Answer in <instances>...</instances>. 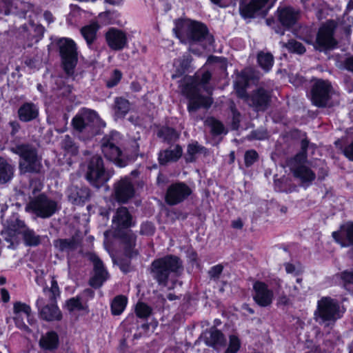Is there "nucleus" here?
<instances>
[{"mask_svg":"<svg viewBox=\"0 0 353 353\" xmlns=\"http://www.w3.org/2000/svg\"><path fill=\"white\" fill-rule=\"evenodd\" d=\"M3 236L5 239V241L9 243L8 245V248L14 249V243L17 239V234H13L10 233L9 230L8 229L7 231L3 234Z\"/></svg>","mask_w":353,"mask_h":353,"instance_id":"nucleus-54","label":"nucleus"},{"mask_svg":"<svg viewBox=\"0 0 353 353\" xmlns=\"http://www.w3.org/2000/svg\"><path fill=\"white\" fill-rule=\"evenodd\" d=\"M158 135L168 143L174 141L179 138L177 132L174 129L168 127L161 129Z\"/></svg>","mask_w":353,"mask_h":353,"instance_id":"nucleus-43","label":"nucleus"},{"mask_svg":"<svg viewBox=\"0 0 353 353\" xmlns=\"http://www.w3.org/2000/svg\"><path fill=\"white\" fill-rule=\"evenodd\" d=\"M105 39L108 46L113 50H121L128 43L126 34L114 28L106 32Z\"/></svg>","mask_w":353,"mask_h":353,"instance_id":"nucleus-22","label":"nucleus"},{"mask_svg":"<svg viewBox=\"0 0 353 353\" xmlns=\"http://www.w3.org/2000/svg\"><path fill=\"white\" fill-rule=\"evenodd\" d=\"M23 237L26 245L37 246L41 243L39 235L36 234L34 230L29 229L28 227L23 231Z\"/></svg>","mask_w":353,"mask_h":353,"instance_id":"nucleus-40","label":"nucleus"},{"mask_svg":"<svg viewBox=\"0 0 353 353\" xmlns=\"http://www.w3.org/2000/svg\"><path fill=\"white\" fill-rule=\"evenodd\" d=\"M183 271V262L175 255L155 259L150 265V274L159 285L167 286L170 276H177Z\"/></svg>","mask_w":353,"mask_h":353,"instance_id":"nucleus-4","label":"nucleus"},{"mask_svg":"<svg viewBox=\"0 0 353 353\" xmlns=\"http://www.w3.org/2000/svg\"><path fill=\"white\" fill-rule=\"evenodd\" d=\"M59 343V336L54 331L48 332L39 340L40 347L45 350H55L57 349Z\"/></svg>","mask_w":353,"mask_h":353,"instance_id":"nucleus-31","label":"nucleus"},{"mask_svg":"<svg viewBox=\"0 0 353 353\" xmlns=\"http://www.w3.org/2000/svg\"><path fill=\"white\" fill-rule=\"evenodd\" d=\"M318 167V177L319 179H324L327 174V167L324 162L321 161H319Z\"/></svg>","mask_w":353,"mask_h":353,"instance_id":"nucleus-56","label":"nucleus"},{"mask_svg":"<svg viewBox=\"0 0 353 353\" xmlns=\"http://www.w3.org/2000/svg\"><path fill=\"white\" fill-rule=\"evenodd\" d=\"M259 155L255 150H250L245 152L244 155L245 165L247 168L250 167L257 161Z\"/></svg>","mask_w":353,"mask_h":353,"instance_id":"nucleus-47","label":"nucleus"},{"mask_svg":"<svg viewBox=\"0 0 353 353\" xmlns=\"http://www.w3.org/2000/svg\"><path fill=\"white\" fill-rule=\"evenodd\" d=\"M307 163V160H289L288 165L296 178L299 179L303 183L310 184L315 179L316 174L306 165Z\"/></svg>","mask_w":353,"mask_h":353,"instance_id":"nucleus-17","label":"nucleus"},{"mask_svg":"<svg viewBox=\"0 0 353 353\" xmlns=\"http://www.w3.org/2000/svg\"><path fill=\"white\" fill-rule=\"evenodd\" d=\"M205 341L208 345L214 347L223 346L226 342V339L223 333L215 328H212L205 333Z\"/></svg>","mask_w":353,"mask_h":353,"instance_id":"nucleus-32","label":"nucleus"},{"mask_svg":"<svg viewBox=\"0 0 353 353\" xmlns=\"http://www.w3.org/2000/svg\"><path fill=\"white\" fill-rule=\"evenodd\" d=\"M223 267L222 265L219 264L212 267L208 271V275L210 279L216 280L219 278L222 273Z\"/></svg>","mask_w":353,"mask_h":353,"instance_id":"nucleus-52","label":"nucleus"},{"mask_svg":"<svg viewBox=\"0 0 353 353\" xmlns=\"http://www.w3.org/2000/svg\"><path fill=\"white\" fill-rule=\"evenodd\" d=\"M121 140V134L112 131L102 138L100 145L102 153L108 161L119 168H124L138 157L139 145L137 140L132 141L130 149H126L123 152L120 148Z\"/></svg>","mask_w":353,"mask_h":353,"instance_id":"nucleus-1","label":"nucleus"},{"mask_svg":"<svg viewBox=\"0 0 353 353\" xmlns=\"http://www.w3.org/2000/svg\"><path fill=\"white\" fill-rule=\"evenodd\" d=\"M90 260L94 266V275L90 279L89 284L94 288H100L107 280L108 273L102 261L94 254L90 255Z\"/></svg>","mask_w":353,"mask_h":353,"instance_id":"nucleus-19","label":"nucleus"},{"mask_svg":"<svg viewBox=\"0 0 353 353\" xmlns=\"http://www.w3.org/2000/svg\"><path fill=\"white\" fill-rule=\"evenodd\" d=\"M249 84V77L247 72H242L234 82V86L247 87Z\"/></svg>","mask_w":353,"mask_h":353,"instance_id":"nucleus-53","label":"nucleus"},{"mask_svg":"<svg viewBox=\"0 0 353 353\" xmlns=\"http://www.w3.org/2000/svg\"><path fill=\"white\" fill-rule=\"evenodd\" d=\"M282 48H286L289 52L302 54L305 52V48L302 43L294 39H290L288 42L280 41Z\"/></svg>","mask_w":353,"mask_h":353,"instance_id":"nucleus-36","label":"nucleus"},{"mask_svg":"<svg viewBox=\"0 0 353 353\" xmlns=\"http://www.w3.org/2000/svg\"><path fill=\"white\" fill-rule=\"evenodd\" d=\"M54 247L60 252L69 253L78 247V241L74 238L59 239L54 241Z\"/></svg>","mask_w":353,"mask_h":353,"instance_id":"nucleus-33","label":"nucleus"},{"mask_svg":"<svg viewBox=\"0 0 353 353\" xmlns=\"http://www.w3.org/2000/svg\"><path fill=\"white\" fill-rule=\"evenodd\" d=\"M341 278L346 283H353V272L344 271L341 274Z\"/></svg>","mask_w":353,"mask_h":353,"instance_id":"nucleus-60","label":"nucleus"},{"mask_svg":"<svg viewBox=\"0 0 353 353\" xmlns=\"http://www.w3.org/2000/svg\"><path fill=\"white\" fill-rule=\"evenodd\" d=\"M122 77L121 72L118 70H114L113 73L106 82V85L108 88H113L118 84L120 81Z\"/></svg>","mask_w":353,"mask_h":353,"instance_id":"nucleus-49","label":"nucleus"},{"mask_svg":"<svg viewBox=\"0 0 353 353\" xmlns=\"http://www.w3.org/2000/svg\"><path fill=\"white\" fill-rule=\"evenodd\" d=\"M90 196V190L85 186L71 185L68 190L69 201L75 205L84 203Z\"/></svg>","mask_w":353,"mask_h":353,"instance_id":"nucleus-24","label":"nucleus"},{"mask_svg":"<svg viewBox=\"0 0 353 353\" xmlns=\"http://www.w3.org/2000/svg\"><path fill=\"white\" fill-rule=\"evenodd\" d=\"M1 296L2 301L5 303L8 302L10 299L9 292L5 288L1 289Z\"/></svg>","mask_w":353,"mask_h":353,"instance_id":"nucleus-64","label":"nucleus"},{"mask_svg":"<svg viewBox=\"0 0 353 353\" xmlns=\"http://www.w3.org/2000/svg\"><path fill=\"white\" fill-rule=\"evenodd\" d=\"M10 151L19 155L21 160L19 163L21 173H39L43 168L41 158L37 149L32 144L23 143L10 147Z\"/></svg>","mask_w":353,"mask_h":353,"instance_id":"nucleus-6","label":"nucleus"},{"mask_svg":"<svg viewBox=\"0 0 353 353\" xmlns=\"http://www.w3.org/2000/svg\"><path fill=\"white\" fill-rule=\"evenodd\" d=\"M345 312L340 302L330 296H323L317 302L314 313L315 321L323 327L333 326Z\"/></svg>","mask_w":353,"mask_h":353,"instance_id":"nucleus-5","label":"nucleus"},{"mask_svg":"<svg viewBox=\"0 0 353 353\" xmlns=\"http://www.w3.org/2000/svg\"><path fill=\"white\" fill-rule=\"evenodd\" d=\"M98 121V115L94 111L83 109L72 119V124L76 131L90 138L97 133Z\"/></svg>","mask_w":353,"mask_h":353,"instance_id":"nucleus-10","label":"nucleus"},{"mask_svg":"<svg viewBox=\"0 0 353 353\" xmlns=\"http://www.w3.org/2000/svg\"><path fill=\"white\" fill-rule=\"evenodd\" d=\"M333 238L342 246L353 245V223H348L341 227L340 231L332 233Z\"/></svg>","mask_w":353,"mask_h":353,"instance_id":"nucleus-26","label":"nucleus"},{"mask_svg":"<svg viewBox=\"0 0 353 353\" xmlns=\"http://www.w3.org/2000/svg\"><path fill=\"white\" fill-rule=\"evenodd\" d=\"M132 216L125 207H121L117 210L112 218V230L114 233L127 230L134 225Z\"/></svg>","mask_w":353,"mask_h":353,"instance_id":"nucleus-21","label":"nucleus"},{"mask_svg":"<svg viewBox=\"0 0 353 353\" xmlns=\"http://www.w3.org/2000/svg\"><path fill=\"white\" fill-rule=\"evenodd\" d=\"M10 126L11 127L10 134L11 136H14L20 130L21 125L17 121H12L9 123Z\"/></svg>","mask_w":353,"mask_h":353,"instance_id":"nucleus-62","label":"nucleus"},{"mask_svg":"<svg viewBox=\"0 0 353 353\" xmlns=\"http://www.w3.org/2000/svg\"><path fill=\"white\" fill-rule=\"evenodd\" d=\"M268 0H252L250 3L240 6L241 15L245 18L253 17L256 12L260 11Z\"/></svg>","mask_w":353,"mask_h":353,"instance_id":"nucleus-29","label":"nucleus"},{"mask_svg":"<svg viewBox=\"0 0 353 353\" xmlns=\"http://www.w3.org/2000/svg\"><path fill=\"white\" fill-rule=\"evenodd\" d=\"M118 264L121 271L124 273H127L130 271V261L129 259H119Z\"/></svg>","mask_w":353,"mask_h":353,"instance_id":"nucleus-57","label":"nucleus"},{"mask_svg":"<svg viewBox=\"0 0 353 353\" xmlns=\"http://www.w3.org/2000/svg\"><path fill=\"white\" fill-rule=\"evenodd\" d=\"M343 154L349 160L353 161V141L345 147Z\"/></svg>","mask_w":353,"mask_h":353,"instance_id":"nucleus-59","label":"nucleus"},{"mask_svg":"<svg viewBox=\"0 0 353 353\" xmlns=\"http://www.w3.org/2000/svg\"><path fill=\"white\" fill-rule=\"evenodd\" d=\"M97 26L92 24L83 27L81 32L88 45H90L96 38Z\"/></svg>","mask_w":353,"mask_h":353,"instance_id":"nucleus-42","label":"nucleus"},{"mask_svg":"<svg viewBox=\"0 0 353 353\" xmlns=\"http://www.w3.org/2000/svg\"><path fill=\"white\" fill-rule=\"evenodd\" d=\"M182 154L183 150L179 145H171L169 148L159 152V163L165 165L168 162H176L181 157Z\"/></svg>","mask_w":353,"mask_h":353,"instance_id":"nucleus-27","label":"nucleus"},{"mask_svg":"<svg viewBox=\"0 0 353 353\" xmlns=\"http://www.w3.org/2000/svg\"><path fill=\"white\" fill-rule=\"evenodd\" d=\"M299 12L292 7H283L278 9V17L281 23L285 27L293 26L297 21Z\"/></svg>","mask_w":353,"mask_h":353,"instance_id":"nucleus-28","label":"nucleus"},{"mask_svg":"<svg viewBox=\"0 0 353 353\" xmlns=\"http://www.w3.org/2000/svg\"><path fill=\"white\" fill-rule=\"evenodd\" d=\"M210 79L211 74L208 71L203 72L201 79L199 77L185 78L184 84L182 85V91L188 99V110L191 114L201 108L208 109L212 105V99L200 93L201 87L208 94L212 93V88L208 85Z\"/></svg>","mask_w":353,"mask_h":353,"instance_id":"nucleus-2","label":"nucleus"},{"mask_svg":"<svg viewBox=\"0 0 353 353\" xmlns=\"http://www.w3.org/2000/svg\"><path fill=\"white\" fill-rule=\"evenodd\" d=\"M205 124L210 128L211 132L214 135H219L224 132L225 128L222 123L214 117L207 118L205 121Z\"/></svg>","mask_w":353,"mask_h":353,"instance_id":"nucleus-41","label":"nucleus"},{"mask_svg":"<svg viewBox=\"0 0 353 353\" xmlns=\"http://www.w3.org/2000/svg\"><path fill=\"white\" fill-rule=\"evenodd\" d=\"M309 145V141L307 139H304L301 141V151L296 154L294 157L292 158L290 160H302V161H307V149Z\"/></svg>","mask_w":353,"mask_h":353,"instance_id":"nucleus-46","label":"nucleus"},{"mask_svg":"<svg viewBox=\"0 0 353 353\" xmlns=\"http://www.w3.org/2000/svg\"><path fill=\"white\" fill-rule=\"evenodd\" d=\"M14 165L0 156V184L10 182L14 177Z\"/></svg>","mask_w":353,"mask_h":353,"instance_id":"nucleus-30","label":"nucleus"},{"mask_svg":"<svg viewBox=\"0 0 353 353\" xmlns=\"http://www.w3.org/2000/svg\"><path fill=\"white\" fill-rule=\"evenodd\" d=\"M57 44L61 57L63 70L67 77H72L78 62L77 45L72 39L68 38L59 39Z\"/></svg>","mask_w":353,"mask_h":353,"instance_id":"nucleus-8","label":"nucleus"},{"mask_svg":"<svg viewBox=\"0 0 353 353\" xmlns=\"http://www.w3.org/2000/svg\"><path fill=\"white\" fill-rule=\"evenodd\" d=\"M173 31L182 43L190 46L200 43L203 49L213 42V37L209 34L206 26L198 21L190 19L176 21Z\"/></svg>","mask_w":353,"mask_h":353,"instance_id":"nucleus-3","label":"nucleus"},{"mask_svg":"<svg viewBox=\"0 0 353 353\" xmlns=\"http://www.w3.org/2000/svg\"><path fill=\"white\" fill-rule=\"evenodd\" d=\"M336 27V22L330 20L320 28L316 37V45L321 50L333 48L336 44L333 37Z\"/></svg>","mask_w":353,"mask_h":353,"instance_id":"nucleus-15","label":"nucleus"},{"mask_svg":"<svg viewBox=\"0 0 353 353\" xmlns=\"http://www.w3.org/2000/svg\"><path fill=\"white\" fill-rule=\"evenodd\" d=\"M234 88H235L236 93L237 96L239 98L243 99L244 101H245L246 97H248V95H249V94L246 93V90H245L246 87L234 86Z\"/></svg>","mask_w":353,"mask_h":353,"instance_id":"nucleus-61","label":"nucleus"},{"mask_svg":"<svg viewBox=\"0 0 353 353\" xmlns=\"http://www.w3.org/2000/svg\"><path fill=\"white\" fill-rule=\"evenodd\" d=\"M56 84L57 85V89L61 91V94L67 96L71 93L72 90V87L70 85H66L62 80V79H59L57 80Z\"/></svg>","mask_w":353,"mask_h":353,"instance_id":"nucleus-51","label":"nucleus"},{"mask_svg":"<svg viewBox=\"0 0 353 353\" xmlns=\"http://www.w3.org/2000/svg\"><path fill=\"white\" fill-rule=\"evenodd\" d=\"M13 320L17 327L21 330L29 332L28 327L26 325L24 319H26L29 324L32 325L34 321L31 319V308L30 305L25 303L17 301L13 305Z\"/></svg>","mask_w":353,"mask_h":353,"instance_id":"nucleus-18","label":"nucleus"},{"mask_svg":"<svg viewBox=\"0 0 353 353\" xmlns=\"http://www.w3.org/2000/svg\"><path fill=\"white\" fill-rule=\"evenodd\" d=\"M45 296L48 298L49 303L46 304V300L40 297L36 302L39 310L40 317L46 321H59L61 313L56 303L57 297L59 296V289L55 280L51 281L50 288H44Z\"/></svg>","mask_w":353,"mask_h":353,"instance_id":"nucleus-7","label":"nucleus"},{"mask_svg":"<svg viewBox=\"0 0 353 353\" xmlns=\"http://www.w3.org/2000/svg\"><path fill=\"white\" fill-rule=\"evenodd\" d=\"M27 228L25 223L17 217H12L8 222V229L13 234H23V231Z\"/></svg>","mask_w":353,"mask_h":353,"instance_id":"nucleus-39","label":"nucleus"},{"mask_svg":"<svg viewBox=\"0 0 353 353\" xmlns=\"http://www.w3.org/2000/svg\"><path fill=\"white\" fill-rule=\"evenodd\" d=\"M67 307L70 311L83 310L84 309L79 299L72 298L67 301Z\"/></svg>","mask_w":353,"mask_h":353,"instance_id":"nucleus-50","label":"nucleus"},{"mask_svg":"<svg viewBox=\"0 0 353 353\" xmlns=\"http://www.w3.org/2000/svg\"><path fill=\"white\" fill-rule=\"evenodd\" d=\"M135 194L134 183L129 177H124L117 181L113 187V194L119 203H126Z\"/></svg>","mask_w":353,"mask_h":353,"instance_id":"nucleus-16","label":"nucleus"},{"mask_svg":"<svg viewBox=\"0 0 353 353\" xmlns=\"http://www.w3.org/2000/svg\"><path fill=\"white\" fill-rule=\"evenodd\" d=\"M114 236L121 239L125 244V254L128 258H131L136 254V252L133 250L136 244V236L131 230L127 229L115 232Z\"/></svg>","mask_w":353,"mask_h":353,"instance_id":"nucleus-25","label":"nucleus"},{"mask_svg":"<svg viewBox=\"0 0 353 353\" xmlns=\"http://www.w3.org/2000/svg\"><path fill=\"white\" fill-rule=\"evenodd\" d=\"M135 312L137 316L145 319L150 315L152 309L145 303L139 302L136 305Z\"/></svg>","mask_w":353,"mask_h":353,"instance_id":"nucleus-45","label":"nucleus"},{"mask_svg":"<svg viewBox=\"0 0 353 353\" xmlns=\"http://www.w3.org/2000/svg\"><path fill=\"white\" fill-rule=\"evenodd\" d=\"M127 302L125 296L122 295L116 296L111 304L112 313L114 315H120L126 307Z\"/></svg>","mask_w":353,"mask_h":353,"instance_id":"nucleus-38","label":"nucleus"},{"mask_svg":"<svg viewBox=\"0 0 353 353\" xmlns=\"http://www.w3.org/2000/svg\"><path fill=\"white\" fill-rule=\"evenodd\" d=\"M191 194V188L185 183H174L167 188L165 201L169 205H176L187 199Z\"/></svg>","mask_w":353,"mask_h":353,"instance_id":"nucleus-14","label":"nucleus"},{"mask_svg":"<svg viewBox=\"0 0 353 353\" xmlns=\"http://www.w3.org/2000/svg\"><path fill=\"white\" fill-rule=\"evenodd\" d=\"M197 154H207V149L199 145L197 142L189 144L185 156L186 162H193L195 161V155Z\"/></svg>","mask_w":353,"mask_h":353,"instance_id":"nucleus-35","label":"nucleus"},{"mask_svg":"<svg viewBox=\"0 0 353 353\" xmlns=\"http://www.w3.org/2000/svg\"><path fill=\"white\" fill-rule=\"evenodd\" d=\"M111 177L109 172L104 168L103 161L99 155L92 156L88 162L85 178L90 183L97 188L105 184Z\"/></svg>","mask_w":353,"mask_h":353,"instance_id":"nucleus-11","label":"nucleus"},{"mask_svg":"<svg viewBox=\"0 0 353 353\" xmlns=\"http://www.w3.org/2000/svg\"><path fill=\"white\" fill-rule=\"evenodd\" d=\"M253 299L259 305L267 307L272 304L274 294L265 283L256 281L253 285Z\"/></svg>","mask_w":353,"mask_h":353,"instance_id":"nucleus-20","label":"nucleus"},{"mask_svg":"<svg viewBox=\"0 0 353 353\" xmlns=\"http://www.w3.org/2000/svg\"><path fill=\"white\" fill-rule=\"evenodd\" d=\"M257 61L259 65L268 72L273 65L274 57L270 52H260L257 56Z\"/></svg>","mask_w":353,"mask_h":353,"instance_id":"nucleus-37","label":"nucleus"},{"mask_svg":"<svg viewBox=\"0 0 353 353\" xmlns=\"http://www.w3.org/2000/svg\"><path fill=\"white\" fill-rule=\"evenodd\" d=\"M312 101L320 108L330 105V99L334 93L331 83L328 81L318 79L312 85Z\"/></svg>","mask_w":353,"mask_h":353,"instance_id":"nucleus-13","label":"nucleus"},{"mask_svg":"<svg viewBox=\"0 0 353 353\" xmlns=\"http://www.w3.org/2000/svg\"><path fill=\"white\" fill-rule=\"evenodd\" d=\"M129 101L123 97H117L114 100V110L117 117H123L130 110Z\"/></svg>","mask_w":353,"mask_h":353,"instance_id":"nucleus-34","label":"nucleus"},{"mask_svg":"<svg viewBox=\"0 0 353 353\" xmlns=\"http://www.w3.org/2000/svg\"><path fill=\"white\" fill-rule=\"evenodd\" d=\"M61 147L65 151L72 154H77L78 151L77 146L69 135H65L63 137L61 141Z\"/></svg>","mask_w":353,"mask_h":353,"instance_id":"nucleus-44","label":"nucleus"},{"mask_svg":"<svg viewBox=\"0 0 353 353\" xmlns=\"http://www.w3.org/2000/svg\"><path fill=\"white\" fill-rule=\"evenodd\" d=\"M272 94L270 90L260 87L252 90L245 99V103L256 112L266 111L271 105Z\"/></svg>","mask_w":353,"mask_h":353,"instance_id":"nucleus-12","label":"nucleus"},{"mask_svg":"<svg viewBox=\"0 0 353 353\" xmlns=\"http://www.w3.org/2000/svg\"><path fill=\"white\" fill-rule=\"evenodd\" d=\"M240 348L239 339L235 336H230L229 346L225 353H236Z\"/></svg>","mask_w":353,"mask_h":353,"instance_id":"nucleus-48","label":"nucleus"},{"mask_svg":"<svg viewBox=\"0 0 353 353\" xmlns=\"http://www.w3.org/2000/svg\"><path fill=\"white\" fill-rule=\"evenodd\" d=\"M250 137L252 139L263 140L267 137V132L265 130H254L251 132Z\"/></svg>","mask_w":353,"mask_h":353,"instance_id":"nucleus-58","label":"nucleus"},{"mask_svg":"<svg viewBox=\"0 0 353 353\" xmlns=\"http://www.w3.org/2000/svg\"><path fill=\"white\" fill-rule=\"evenodd\" d=\"M61 208L59 203L41 194L32 198L26 205V210L32 212L41 219H48L57 212Z\"/></svg>","mask_w":353,"mask_h":353,"instance_id":"nucleus-9","label":"nucleus"},{"mask_svg":"<svg viewBox=\"0 0 353 353\" xmlns=\"http://www.w3.org/2000/svg\"><path fill=\"white\" fill-rule=\"evenodd\" d=\"M39 114V108L33 102H25L17 110V116L21 122L28 123L37 119Z\"/></svg>","mask_w":353,"mask_h":353,"instance_id":"nucleus-23","label":"nucleus"},{"mask_svg":"<svg viewBox=\"0 0 353 353\" xmlns=\"http://www.w3.org/2000/svg\"><path fill=\"white\" fill-rule=\"evenodd\" d=\"M154 232V227L152 223L145 222L141 226L140 233L143 235H151Z\"/></svg>","mask_w":353,"mask_h":353,"instance_id":"nucleus-55","label":"nucleus"},{"mask_svg":"<svg viewBox=\"0 0 353 353\" xmlns=\"http://www.w3.org/2000/svg\"><path fill=\"white\" fill-rule=\"evenodd\" d=\"M344 67L347 70L353 72V56L349 57L344 60Z\"/></svg>","mask_w":353,"mask_h":353,"instance_id":"nucleus-63","label":"nucleus"}]
</instances>
